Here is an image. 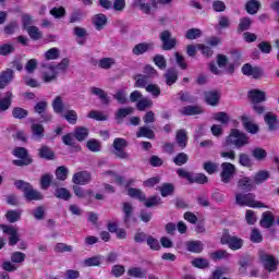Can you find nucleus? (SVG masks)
I'll return each instance as SVG.
<instances>
[{"instance_id": "12", "label": "nucleus", "mask_w": 279, "mask_h": 279, "mask_svg": "<svg viewBox=\"0 0 279 279\" xmlns=\"http://www.w3.org/2000/svg\"><path fill=\"white\" fill-rule=\"evenodd\" d=\"M72 182L78 186H85V184L93 182V174L86 170L76 172L72 177Z\"/></svg>"}, {"instance_id": "28", "label": "nucleus", "mask_w": 279, "mask_h": 279, "mask_svg": "<svg viewBox=\"0 0 279 279\" xmlns=\"http://www.w3.org/2000/svg\"><path fill=\"white\" fill-rule=\"evenodd\" d=\"M39 184L43 191H47L51 186V184L56 185V182H53V174L51 173L43 174L39 180Z\"/></svg>"}, {"instance_id": "40", "label": "nucleus", "mask_w": 279, "mask_h": 279, "mask_svg": "<svg viewBox=\"0 0 279 279\" xmlns=\"http://www.w3.org/2000/svg\"><path fill=\"white\" fill-rule=\"evenodd\" d=\"M58 78V71L53 65H48V72H44V82L49 83Z\"/></svg>"}, {"instance_id": "49", "label": "nucleus", "mask_w": 279, "mask_h": 279, "mask_svg": "<svg viewBox=\"0 0 279 279\" xmlns=\"http://www.w3.org/2000/svg\"><path fill=\"white\" fill-rule=\"evenodd\" d=\"M208 183V177L204 173H192V180L190 184H207Z\"/></svg>"}, {"instance_id": "14", "label": "nucleus", "mask_w": 279, "mask_h": 279, "mask_svg": "<svg viewBox=\"0 0 279 279\" xmlns=\"http://www.w3.org/2000/svg\"><path fill=\"white\" fill-rule=\"evenodd\" d=\"M247 97L251 104H263L267 101V93L260 89H251Z\"/></svg>"}, {"instance_id": "21", "label": "nucleus", "mask_w": 279, "mask_h": 279, "mask_svg": "<svg viewBox=\"0 0 279 279\" xmlns=\"http://www.w3.org/2000/svg\"><path fill=\"white\" fill-rule=\"evenodd\" d=\"M161 49L163 51H171V49H175L178 45V39L171 36H161Z\"/></svg>"}, {"instance_id": "7", "label": "nucleus", "mask_w": 279, "mask_h": 279, "mask_svg": "<svg viewBox=\"0 0 279 279\" xmlns=\"http://www.w3.org/2000/svg\"><path fill=\"white\" fill-rule=\"evenodd\" d=\"M129 143L128 140L117 137L113 141V155L116 158H119L120 160H130V154L125 151Z\"/></svg>"}, {"instance_id": "24", "label": "nucleus", "mask_w": 279, "mask_h": 279, "mask_svg": "<svg viewBox=\"0 0 279 279\" xmlns=\"http://www.w3.org/2000/svg\"><path fill=\"white\" fill-rule=\"evenodd\" d=\"M205 101L208 104V106H218L219 105V99H221V95L219 92L210 90V92H205Z\"/></svg>"}, {"instance_id": "6", "label": "nucleus", "mask_w": 279, "mask_h": 279, "mask_svg": "<svg viewBox=\"0 0 279 279\" xmlns=\"http://www.w3.org/2000/svg\"><path fill=\"white\" fill-rule=\"evenodd\" d=\"M123 223L125 228H132V226L138 223V219L134 216V205L125 202L122 204Z\"/></svg>"}, {"instance_id": "50", "label": "nucleus", "mask_w": 279, "mask_h": 279, "mask_svg": "<svg viewBox=\"0 0 279 279\" xmlns=\"http://www.w3.org/2000/svg\"><path fill=\"white\" fill-rule=\"evenodd\" d=\"M192 265H193V267H196L197 269H206L210 266V263L208 262V259H206L204 257H197L192 260Z\"/></svg>"}, {"instance_id": "34", "label": "nucleus", "mask_w": 279, "mask_h": 279, "mask_svg": "<svg viewBox=\"0 0 279 279\" xmlns=\"http://www.w3.org/2000/svg\"><path fill=\"white\" fill-rule=\"evenodd\" d=\"M52 110L56 114H62L64 112V100L62 96H57L52 101Z\"/></svg>"}, {"instance_id": "55", "label": "nucleus", "mask_w": 279, "mask_h": 279, "mask_svg": "<svg viewBox=\"0 0 279 279\" xmlns=\"http://www.w3.org/2000/svg\"><path fill=\"white\" fill-rule=\"evenodd\" d=\"M177 167H182L183 165H186L189 162V155L185 153H179L172 160Z\"/></svg>"}, {"instance_id": "32", "label": "nucleus", "mask_w": 279, "mask_h": 279, "mask_svg": "<svg viewBox=\"0 0 279 279\" xmlns=\"http://www.w3.org/2000/svg\"><path fill=\"white\" fill-rule=\"evenodd\" d=\"M39 158H44L45 160H53L56 158V154L49 146H41L38 153Z\"/></svg>"}, {"instance_id": "18", "label": "nucleus", "mask_w": 279, "mask_h": 279, "mask_svg": "<svg viewBox=\"0 0 279 279\" xmlns=\"http://www.w3.org/2000/svg\"><path fill=\"white\" fill-rule=\"evenodd\" d=\"M180 113L184 117H195V114H204V108L202 106H185L182 109H180Z\"/></svg>"}, {"instance_id": "22", "label": "nucleus", "mask_w": 279, "mask_h": 279, "mask_svg": "<svg viewBox=\"0 0 279 279\" xmlns=\"http://www.w3.org/2000/svg\"><path fill=\"white\" fill-rule=\"evenodd\" d=\"M185 247L186 251L192 252V254H202V252H204V243L198 240L185 242Z\"/></svg>"}, {"instance_id": "17", "label": "nucleus", "mask_w": 279, "mask_h": 279, "mask_svg": "<svg viewBox=\"0 0 279 279\" xmlns=\"http://www.w3.org/2000/svg\"><path fill=\"white\" fill-rule=\"evenodd\" d=\"M238 189L240 191H245L246 193H250L251 191H254V189H256V185L254 184L253 179L248 177H243L238 181Z\"/></svg>"}, {"instance_id": "38", "label": "nucleus", "mask_w": 279, "mask_h": 279, "mask_svg": "<svg viewBox=\"0 0 279 279\" xmlns=\"http://www.w3.org/2000/svg\"><path fill=\"white\" fill-rule=\"evenodd\" d=\"M154 49V44H138L133 48V53L135 56H141L147 51H151Z\"/></svg>"}, {"instance_id": "19", "label": "nucleus", "mask_w": 279, "mask_h": 279, "mask_svg": "<svg viewBox=\"0 0 279 279\" xmlns=\"http://www.w3.org/2000/svg\"><path fill=\"white\" fill-rule=\"evenodd\" d=\"M1 228L4 234H10L9 245H16L19 243V231L14 227H8L5 225H1Z\"/></svg>"}, {"instance_id": "1", "label": "nucleus", "mask_w": 279, "mask_h": 279, "mask_svg": "<svg viewBox=\"0 0 279 279\" xmlns=\"http://www.w3.org/2000/svg\"><path fill=\"white\" fill-rule=\"evenodd\" d=\"M225 145L243 149L250 145V135L239 129H231L230 134L226 137Z\"/></svg>"}, {"instance_id": "23", "label": "nucleus", "mask_w": 279, "mask_h": 279, "mask_svg": "<svg viewBox=\"0 0 279 279\" xmlns=\"http://www.w3.org/2000/svg\"><path fill=\"white\" fill-rule=\"evenodd\" d=\"M264 121L266 125H268V130L270 132H275V130H278V116L267 112L264 117Z\"/></svg>"}, {"instance_id": "13", "label": "nucleus", "mask_w": 279, "mask_h": 279, "mask_svg": "<svg viewBox=\"0 0 279 279\" xmlns=\"http://www.w3.org/2000/svg\"><path fill=\"white\" fill-rule=\"evenodd\" d=\"M31 132L34 141H43L45 138V126L40 123H36V120H31Z\"/></svg>"}, {"instance_id": "9", "label": "nucleus", "mask_w": 279, "mask_h": 279, "mask_svg": "<svg viewBox=\"0 0 279 279\" xmlns=\"http://www.w3.org/2000/svg\"><path fill=\"white\" fill-rule=\"evenodd\" d=\"M222 245H228L230 250L236 252V250H241L243 247V239L234 235H230V233L225 232L221 236Z\"/></svg>"}, {"instance_id": "29", "label": "nucleus", "mask_w": 279, "mask_h": 279, "mask_svg": "<svg viewBox=\"0 0 279 279\" xmlns=\"http://www.w3.org/2000/svg\"><path fill=\"white\" fill-rule=\"evenodd\" d=\"M274 215L271 214V211H265L262 215V219L259 221V226H262V228H266L269 229L271 228V226H274Z\"/></svg>"}, {"instance_id": "57", "label": "nucleus", "mask_w": 279, "mask_h": 279, "mask_svg": "<svg viewBox=\"0 0 279 279\" xmlns=\"http://www.w3.org/2000/svg\"><path fill=\"white\" fill-rule=\"evenodd\" d=\"M16 51V47L12 44H3L0 46V56H10V53H14Z\"/></svg>"}, {"instance_id": "51", "label": "nucleus", "mask_w": 279, "mask_h": 279, "mask_svg": "<svg viewBox=\"0 0 279 279\" xmlns=\"http://www.w3.org/2000/svg\"><path fill=\"white\" fill-rule=\"evenodd\" d=\"M21 210H9L5 215L9 223H16L21 220Z\"/></svg>"}, {"instance_id": "10", "label": "nucleus", "mask_w": 279, "mask_h": 279, "mask_svg": "<svg viewBox=\"0 0 279 279\" xmlns=\"http://www.w3.org/2000/svg\"><path fill=\"white\" fill-rule=\"evenodd\" d=\"M34 20L32 15L24 14L22 15V26L25 32H27L28 36H40V29L37 26H34Z\"/></svg>"}, {"instance_id": "3", "label": "nucleus", "mask_w": 279, "mask_h": 279, "mask_svg": "<svg viewBox=\"0 0 279 279\" xmlns=\"http://www.w3.org/2000/svg\"><path fill=\"white\" fill-rule=\"evenodd\" d=\"M235 204L238 206H247L248 208H267L260 201H256V194L254 193H236Z\"/></svg>"}, {"instance_id": "53", "label": "nucleus", "mask_w": 279, "mask_h": 279, "mask_svg": "<svg viewBox=\"0 0 279 279\" xmlns=\"http://www.w3.org/2000/svg\"><path fill=\"white\" fill-rule=\"evenodd\" d=\"M253 158H255V160H265L267 158V150L260 148V147H256L251 151Z\"/></svg>"}, {"instance_id": "30", "label": "nucleus", "mask_w": 279, "mask_h": 279, "mask_svg": "<svg viewBox=\"0 0 279 279\" xmlns=\"http://www.w3.org/2000/svg\"><path fill=\"white\" fill-rule=\"evenodd\" d=\"M12 97H14L12 92H7L4 98L0 99V112L10 110V106H12Z\"/></svg>"}, {"instance_id": "27", "label": "nucleus", "mask_w": 279, "mask_h": 279, "mask_svg": "<svg viewBox=\"0 0 279 279\" xmlns=\"http://www.w3.org/2000/svg\"><path fill=\"white\" fill-rule=\"evenodd\" d=\"M136 136L137 138H148L149 141H154V138H156V133L148 126H141L136 132Z\"/></svg>"}, {"instance_id": "37", "label": "nucleus", "mask_w": 279, "mask_h": 279, "mask_svg": "<svg viewBox=\"0 0 279 279\" xmlns=\"http://www.w3.org/2000/svg\"><path fill=\"white\" fill-rule=\"evenodd\" d=\"M269 180V171L260 170L253 177L254 185L263 184V182H267Z\"/></svg>"}, {"instance_id": "62", "label": "nucleus", "mask_w": 279, "mask_h": 279, "mask_svg": "<svg viewBox=\"0 0 279 279\" xmlns=\"http://www.w3.org/2000/svg\"><path fill=\"white\" fill-rule=\"evenodd\" d=\"M89 119H95V121H108V116L104 114L101 111L92 110L88 113Z\"/></svg>"}, {"instance_id": "61", "label": "nucleus", "mask_w": 279, "mask_h": 279, "mask_svg": "<svg viewBox=\"0 0 279 279\" xmlns=\"http://www.w3.org/2000/svg\"><path fill=\"white\" fill-rule=\"evenodd\" d=\"M50 14L54 19H64V16H66V10L63 7H54L50 10Z\"/></svg>"}, {"instance_id": "5", "label": "nucleus", "mask_w": 279, "mask_h": 279, "mask_svg": "<svg viewBox=\"0 0 279 279\" xmlns=\"http://www.w3.org/2000/svg\"><path fill=\"white\" fill-rule=\"evenodd\" d=\"M12 154L15 156V158H19L12 161V165L15 167H28V165L34 162V159L32 156H29V151H27V148L25 147H15Z\"/></svg>"}, {"instance_id": "48", "label": "nucleus", "mask_w": 279, "mask_h": 279, "mask_svg": "<svg viewBox=\"0 0 279 279\" xmlns=\"http://www.w3.org/2000/svg\"><path fill=\"white\" fill-rule=\"evenodd\" d=\"M135 80V88H147V84H149V76L138 74Z\"/></svg>"}, {"instance_id": "4", "label": "nucleus", "mask_w": 279, "mask_h": 279, "mask_svg": "<svg viewBox=\"0 0 279 279\" xmlns=\"http://www.w3.org/2000/svg\"><path fill=\"white\" fill-rule=\"evenodd\" d=\"M258 258H259V263L263 265L264 269L268 271V274L278 271L279 262H278V258H276V256L269 253H266L265 250H259Z\"/></svg>"}, {"instance_id": "58", "label": "nucleus", "mask_w": 279, "mask_h": 279, "mask_svg": "<svg viewBox=\"0 0 279 279\" xmlns=\"http://www.w3.org/2000/svg\"><path fill=\"white\" fill-rule=\"evenodd\" d=\"M17 29H19V22L13 21L4 26L3 32L4 34L11 36L12 34H16Z\"/></svg>"}, {"instance_id": "35", "label": "nucleus", "mask_w": 279, "mask_h": 279, "mask_svg": "<svg viewBox=\"0 0 279 279\" xmlns=\"http://www.w3.org/2000/svg\"><path fill=\"white\" fill-rule=\"evenodd\" d=\"M129 197H133L134 199H138L140 202H145L147 199V196L143 191L134 187H129L128 190Z\"/></svg>"}, {"instance_id": "64", "label": "nucleus", "mask_w": 279, "mask_h": 279, "mask_svg": "<svg viewBox=\"0 0 279 279\" xmlns=\"http://www.w3.org/2000/svg\"><path fill=\"white\" fill-rule=\"evenodd\" d=\"M251 241L252 243H263V234L256 228H254L251 232Z\"/></svg>"}, {"instance_id": "15", "label": "nucleus", "mask_w": 279, "mask_h": 279, "mask_svg": "<svg viewBox=\"0 0 279 279\" xmlns=\"http://www.w3.org/2000/svg\"><path fill=\"white\" fill-rule=\"evenodd\" d=\"M241 121L244 130L248 134H258V132H260V128L258 126V124L252 122V120L247 116H242Z\"/></svg>"}, {"instance_id": "8", "label": "nucleus", "mask_w": 279, "mask_h": 279, "mask_svg": "<svg viewBox=\"0 0 279 279\" xmlns=\"http://www.w3.org/2000/svg\"><path fill=\"white\" fill-rule=\"evenodd\" d=\"M220 180L223 184H230L236 174V167L231 162L221 163Z\"/></svg>"}, {"instance_id": "59", "label": "nucleus", "mask_w": 279, "mask_h": 279, "mask_svg": "<svg viewBox=\"0 0 279 279\" xmlns=\"http://www.w3.org/2000/svg\"><path fill=\"white\" fill-rule=\"evenodd\" d=\"M113 99L118 101V104H121L122 106L128 104V94L123 89H119L114 95Z\"/></svg>"}, {"instance_id": "36", "label": "nucleus", "mask_w": 279, "mask_h": 279, "mask_svg": "<svg viewBox=\"0 0 279 279\" xmlns=\"http://www.w3.org/2000/svg\"><path fill=\"white\" fill-rule=\"evenodd\" d=\"M101 260H104V257L101 255H96L84 259L83 265L85 267H99L101 265Z\"/></svg>"}, {"instance_id": "31", "label": "nucleus", "mask_w": 279, "mask_h": 279, "mask_svg": "<svg viewBox=\"0 0 279 279\" xmlns=\"http://www.w3.org/2000/svg\"><path fill=\"white\" fill-rule=\"evenodd\" d=\"M130 114H134V109L132 107L120 108L116 112V119L118 123H121L125 119V117H130Z\"/></svg>"}, {"instance_id": "63", "label": "nucleus", "mask_w": 279, "mask_h": 279, "mask_svg": "<svg viewBox=\"0 0 279 279\" xmlns=\"http://www.w3.org/2000/svg\"><path fill=\"white\" fill-rule=\"evenodd\" d=\"M146 92L153 95V97H160V87L157 84H149L146 86Z\"/></svg>"}, {"instance_id": "20", "label": "nucleus", "mask_w": 279, "mask_h": 279, "mask_svg": "<svg viewBox=\"0 0 279 279\" xmlns=\"http://www.w3.org/2000/svg\"><path fill=\"white\" fill-rule=\"evenodd\" d=\"M92 95H96L98 99H100L101 104L104 106H110V96H108V93L106 90L99 88V87H90Z\"/></svg>"}, {"instance_id": "33", "label": "nucleus", "mask_w": 279, "mask_h": 279, "mask_svg": "<svg viewBox=\"0 0 279 279\" xmlns=\"http://www.w3.org/2000/svg\"><path fill=\"white\" fill-rule=\"evenodd\" d=\"M89 130L84 126L76 128L74 131V138L82 143V141H85L88 138Z\"/></svg>"}, {"instance_id": "41", "label": "nucleus", "mask_w": 279, "mask_h": 279, "mask_svg": "<svg viewBox=\"0 0 279 279\" xmlns=\"http://www.w3.org/2000/svg\"><path fill=\"white\" fill-rule=\"evenodd\" d=\"M247 14H256L260 10V3L258 0H248L245 5Z\"/></svg>"}, {"instance_id": "52", "label": "nucleus", "mask_w": 279, "mask_h": 279, "mask_svg": "<svg viewBox=\"0 0 279 279\" xmlns=\"http://www.w3.org/2000/svg\"><path fill=\"white\" fill-rule=\"evenodd\" d=\"M86 147L87 149H89V151H94V153L101 151V142L95 138L88 140Z\"/></svg>"}, {"instance_id": "16", "label": "nucleus", "mask_w": 279, "mask_h": 279, "mask_svg": "<svg viewBox=\"0 0 279 279\" xmlns=\"http://www.w3.org/2000/svg\"><path fill=\"white\" fill-rule=\"evenodd\" d=\"M14 80V70L7 69L0 73V90H3L5 86H9L10 83Z\"/></svg>"}, {"instance_id": "2", "label": "nucleus", "mask_w": 279, "mask_h": 279, "mask_svg": "<svg viewBox=\"0 0 279 279\" xmlns=\"http://www.w3.org/2000/svg\"><path fill=\"white\" fill-rule=\"evenodd\" d=\"M14 186L19 191H23L25 199L28 202H38L40 199H44L45 196L39 191L35 190L33 185H31L29 182L23 181V180H16L14 182Z\"/></svg>"}, {"instance_id": "45", "label": "nucleus", "mask_w": 279, "mask_h": 279, "mask_svg": "<svg viewBox=\"0 0 279 279\" xmlns=\"http://www.w3.org/2000/svg\"><path fill=\"white\" fill-rule=\"evenodd\" d=\"M187 141H189V137L186 136V131L179 130L177 132V143H178L179 147L184 149V147H186Z\"/></svg>"}, {"instance_id": "54", "label": "nucleus", "mask_w": 279, "mask_h": 279, "mask_svg": "<svg viewBox=\"0 0 279 279\" xmlns=\"http://www.w3.org/2000/svg\"><path fill=\"white\" fill-rule=\"evenodd\" d=\"M153 62L160 69L161 71H165L167 69V59H165V56L162 54H156L153 58Z\"/></svg>"}, {"instance_id": "26", "label": "nucleus", "mask_w": 279, "mask_h": 279, "mask_svg": "<svg viewBox=\"0 0 279 279\" xmlns=\"http://www.w3.org/2000/svg\"><path fill=\"white\" fill-rule=\"evenodd\" d=\"M167 86H173L178 82V70L170 68L163 75Z\"/></svg>"}, {"instance_id": "46", "label": "nucleus", "mask_w": 279, "mask_h": 279, "mask_svg": "<svg viewBox=\"0 0 279 279\" xmlns=\"http://www.w3.org/2000/svg\"><path fill=\"white\" fill-rule=\"evenodd\" d=\"M239 165H241V167H246L247 169H250V167H252L253 165L252 157H250V155L246 153H240Z\"/></svg>"}, {"instance_id": "11", "label": "nucleus", "mask_w": 279, "mask_h": 279, "mask_svg": "<svg viewBox=\"0 0 279 279\" xmlns=\"http://www.w3.org/2000/svg\"><path fill=\"white\" fill-rule=\"evenodd\" d=\"M241 72L247 77H254V80H260V77H263L264 75V71L262 70L260 66L258 65L253 66L250 63H245L242 66Z\"/></svg>"}, {"instance_id": "25", "label": "nucleus", "mask_w": 279, "mask_h": 279, "mask_svg": "<svg viewBox=\"0 0 279 279\" xmlns=\"http://www.w3.org/2000/svg\"><path fill=\"white\" fill-rule=\"evenodd\" d=\"M92 23L96 27V29L101 31V28L106 27L108 23V16H106V14L104 13H98L93 16Z\"/></svg>"}, {"instance_id": "39", "label": "nucleus", "mask_w": 279, "mask_h": 279, "mask_svg": "<svg viewBox=\"0 0 279 279\" xmlns=\"http://www.w3.org/2000/svg\"><path fill=\"white\" fill-rule=\"evenodd\" d=\"M54 197H57V199H63L64 202H69L72 195L66 187H59L54 191Z\"/></svg>"}, {"instance_id": "44", "label": "nucleus", "mask_w": 279, "mask_h": 279, "mask_svg": "<svg viewBox=\"0 0 279 279\" xmlns=\"http://www.w3.org/2000/svg\"><path fill=\"white\" fill-rule=\"evenodd\" d=\"M54 173L57 180H59L60 182H64V180L69 178V168H66V166H60L56 169Z\"/></svg>"}, {"instance_id": "43", "label": "nucleus", "mask_w": 279, "mask_h": 279, "mask_svg": "<svg viewBox=\"0 0 279 279\" xmlns=\"http://www.w3.org/2000/svg\"><path fill=\"white\" fill-rule=\"evenodd\" d=\"M213 119L218 121V123H221V125H228L230 123V116L223 111L214 113Z\"/></svg>"}, {"instance_id": "60", "label": "nucleus", "mask_w": 279, "mask_h": 279, "mask_svg": "<svg viewBox=\"0 0 279 279\" xmlns=\"http://www.w3.org/2000/svg\"><path fill=\"white\" fill-rule=\"evenodd\" d=\"M48 108H49V104L45 100H41L34 106L33 110L35 114H40V113L47 112Z\"/></svg>"}, {"instance_id": "42", "label": "nucleus", "mask_w": 279, "mask_h": 279, "mask_svg": "<svg viewBox=\"0 0 279 279\" xmlns=\"http://www.w3.org/2000/svg\"><path fill=\"white\" fill-rule=\"evenodd\" d=\"M154 101L149 98H141L137 104L136 108L140 112H145L147 108H153Z\"/></svg>"}, {"instance_id": "47", "label": "nucleus", "mask_w": 279, "mask_h": 279, "mask_svg": "<svg viewBox=\"0 0 279 279\" xmlns=\"http://www.w3.org/2000/svg\"><path fill=\"white\" fill-rule=\"evenodd\" d=\"M159 191L162 197H169V195H173L175 187H173V184L171 183H163L161 186H159Z\"/></svg>"}, {"instance_id": "56", "label": "nucleus", "mask_w": 279, "mask_h": 279, "mask_svg": "<svg viewBox=\"0 0 279 279\" xmlns=\"http://www.w3.org/2000/svg\"><path fill=\"white\" fill-rule=\"evenodd\" d=\"M28 114H29V111L21 107H15L12 110V116L14 119H26Z\"/></svg>"}]
</instances>
